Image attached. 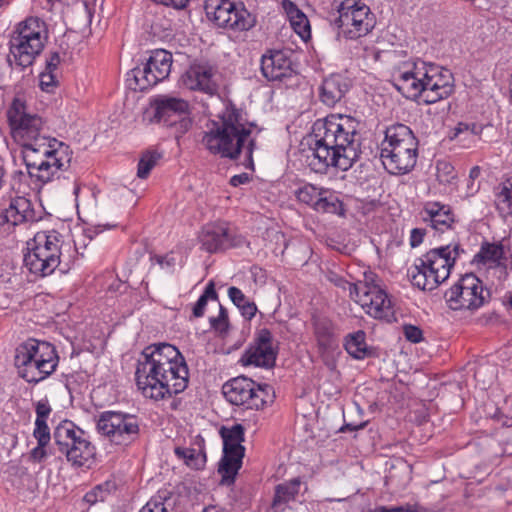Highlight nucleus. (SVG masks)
<instances>
[{
    "instance_id": "20",
    "label": "nucleus",
    "mask_w": 512,
    "mask_h": 512,
    "mask_svg": "<svg viewBox=\"0 0 512 512\" xmlns=\"http://www.w3.org/2000/svg\"><path fill=\"white\" fill-rule=\"evenodd\" d=\"M261 71L268 81H282L294 73L292 60L282 50H269L262 55Z\"/></svg>"
},
{
    "instance_id": "18",
    "label": "nucleus",
    "mask_w": 512,
    "mask_h": 512,
    "mask_svg": "<svg viewBox=\"0 0 512 512\" xmlns=\"http://www.w3.org/2000/svg\"><path fill=\"white\" fill-rule=\"evenodd\" d=\"M31 18L27 17L20 22L10 39V54L13 60L8 59L10 64L15 63L20 69L29 68L32 65V30L30 29Z\"/></svg>"
},
{
    "instance_id": "16",
    "label": "nucleus",
    "mask_w": 512,
    "mask_h": 512,
    "mask_svg": "<svg viewBox=\"0 0 512 512\" xmlns=\"http://www.w3.org/2000/svg\"><path fill=\"white\" fill-rule=\"evenodd\" d=\"M425 104H433L448 98L453 90V75L449 69L425 62Z\"/></svg>"
},
{
    "instance_id": "42",
    "label": "nucleus",
    "mask_w": 512,
    "mask_h": 512,
    "mask_svg": "<svg viewBox=\"0 0 512 512\" xmlns=\"http://www.w3.org/2000/svg\"><path fill=\"white\" fill-rule=\"evenodd\" d=\"M324 188H318L313 184H305L302 187L298 188L295 192L296 198L301 203L311 206L313 209L316 207V202L318 201L320 195H322V191Z\"/></svg>"
},
{
    "instance_id": "28",
    "label": "nucleus",
    "mask_w": 512,
    "mask_h": 512,
    "mask_svg": "<svg viewBox=\"0 0 512 512\" xmlns=\"http://www.w3.org/2000/svg\"><path fill=\"white\" fill-rule=\"evenodd\" d=\"M311 325L318 349L326 352L333 348L336 344V328L333 321L327 316L313 314Z\"/></svg>"
},
{
    "instance_id": "61",
    "label": "nucleus",
    "mask_w": 512,
    "mask_h": 512,
    "mask_svg": "<svg viewBox=\"0 0 512 512\" xmlns=\"http://www.w3.org/2000/svg\"><path fill=\"white\" fill-rule=\"evenodd\" d=\"M251 180V177L249 176L248 173H241V174H237V175H234L230 178V185L234 186V187H238L242 184H246L248 182H250Z\"/></svg>"
},
{
    "instance_id": "46",
    "label": "nucleus",
    "mask_w": 512,
    "mask_h": 512,
    "mask_svg": "<svg viewBox=\"0 0 512 512\" xmlns=\"http://www.w3.org/2000/svg\"><path fill=\"white\" fill-rule=\"evenodd\" d=\"M219 314L217 317H210L209 323L211 328L219 335L224 336L228 333L230 322L227 309L219 302Z\"/></svg>"
},
{
    "instance_id": "37",
    "label": "nucleus",
    "mask_w": 512,
    "mask_h": 512,
    "mask_svg": "<svg viewBox=\"0 0 512 512\" xmlns=\"http://www.w3.org/2000/svg\"><path fill=\"white\" fill-rule=\"evenodd\" d=\"M316 202L315 211L321 213H331L343 216L345 214L344 204L338 195L329 189H323Z\"/></svg>"
},
{
    "instance_id": "57",
    "label": "nucleus",
    "mask_w": 512,
    "mask_h": 512,
    "mask_svg": "<svg viewBox=\"0 0 512 512\" xmlns=\"http://www.w3.org/2000/svg\"><path fill=\"white\" fill-rule=\"evenodd\" d=\"M35 411H36V417L48 418L52 412V408H51L50 404L48 403V400L43 399V400H40L37 402V404L35 406Z\"/></svg>"
},
{
    "instance_id": "6",
    "label": "nucleus",
    "mask_w": 512,
    "mask_h": 512,
    "mask_svg": "<svg viewBox=\"0 0 512 512\" xmlns=\"http://www.w3.org/2000/svg\"><path fill=\"white\" fill-rule=\"evenodd\" d=\"M463 252L459 244L434 248L415 261L411 271V283L421 290L431 291L446 281L456 258Z\"/></svg>"
},
{
    "instance_id": "22",
    "label": "nucleus",
    "mask_w": 512,
    "mask_h": 512,
    "mask_svg": "<svg viewBox=\"0 0 512 512\" xmlns=\"http://www.w3.org/2000/svg\"><path fill=\"white\" fill-rule=\"evenodd\" d=\"M34 367L40 377L34 376V385L50 376L57 368L59 356L53 344L34 339Z\"/></svg>"
},
{
    "instance_id": "60",
    "label": "nucleus",
    "mask_w": 512,
    "mask_h": 512,
    "mask_svg": "<svg viewBox=\"0 0 512 512\" xmlns=\"http://www.w3.org/2000/svg\"><path fill=\"white\" fill-rule=\"evenodd\" d=\"M395 510H397V512H428L427 508L417 503H406L405 505L395 507Z\"/></svg>"
},
{
    "instance_id": "2",
    "label": "nucleus",
    "mask_w": 512,
    "mask_h": 512,
    "mask_svg": "<svg viewBox=\"0 0 512 512\" xmlns=\"http://www.w3.org/2000/svg\"><path fill=\"white\" fill-rule=\"evenodd\" d=\"M135 378L145 397L159 401L187 388L189 369L184 356L174 345L157 343L142 351Z\"/></svg>"
},
{
    "instance_id": "25",
    "label": "nucleus",
    "mask_w": 512,
    "mask_h": 512,
    "mask_svg": "<svg viewBox=\"0 0 512 512\" xmlns=\"http://www.w3.org/2000/svg\"><path fill=\"white\" fill-rule=\"evenodd\" d=\"M420 214L425 223L441 233L451 229L455 223L451 207L440 202H427Z\"/></svg>"
},
{
    "instance_id": "29",
    "label": "nucleus",
    "mask_w": 512,
    "mask_h": 512,
    "mask_svg": "<svg viewBox=\"0 0 512 512\" xmlns=\"http://www.w3.org/2000/svg\"><path fill=\"white\" fill-rule=\"evenodd\" d=\"M301 480L299 477L285 481L275 486L274 497L271 503L273 512H284L291 501H295L299 494Z\"/></svg>"
},
{
    "instance_id": "34",
    "label": "nucleus",
    "mask_w": 512,
    "mask_h": 512,
    "mask_svg": "<svg viewBox=\"0 0 512 512\" xmlns=\"http://www.w3.org/2000/svg\"><path fill=\"white\" fill-rule=\"evenodd\" d=\"M282 7L286 12L294 31L304 38L310 33V25L306 15L291 0H283Z\"/></svg>"
},
{
    "instance_id": "27",
    "label": "nucleus",
    "mask_w": 512,
    "mask_h": 512,
    "mask_svg": "<svg viewBox=\"0 0 512 512\" xmlns=\"http://www.w3.org/2000/svg\"><path fill=\"white\" fill-rule=\"evenodd\" d=\"M359 303L366 312L374 318L387 317L391 309V300L386 291L381 287H372V291L367 294L352 298Z\"/></svg>"
},
{
    "instance_id": "32",
    "label": "nucleus",
    "mask_w": 512,
    "mask_h": 512,
    "mask_svg": "<svg viewBox=\"0 0 512 512\" xmlns=\"http://www.w3.org/2000/svg\"><path fill=\"white\" fill-rule=\"evenodd\" d=\"M344 348L357 360H363L374 354L373 349L366 344V334L363 330L348 334L344 339Z\"/></svg>"
},
{
    "instance_id": "15",
    "label": "nucleus",
    "mask_w": 512,
    "mask_h": 512,
    "mask_svg": "<svg viewBox=\"0 0 512 512\" xmlns=\"http://www.w3.org/2000/svg\"><path fill=\"white\" fill-rule=\"evenodd\" d=\"M278 355V347L274 345L273 336L269 329L256 331L253 341L241 357L243 365H254L266 369L273 368Z\"/></svg>"
},
{
    "instance_id": "40",
    "label": "nucleus",
    "mask_w": 512,
    "mask_h": 512,
    "mask_svg": "<svg viewBox=\"0 0 512 512\" xmlns=\"http://www.w3.org/2000/svg\"><path fill=\"white\" fill-rule=\"evenodd\" d=\"M378 276L369 271L364 273V279L349 285V293L351 298L367 294L372 291V287H380L377 283Z\"/></svg>"
},
{
    "instance_id": "30",
    "label": "nucleus",
    "mask_w": 512,
    "mask_h": 512,
    "mask_svg": "<svg viewBox=\"0 0 512 512\" xmlns=\"http://www.w3.org/2000/svg\"><path fill=\"white\" fill-rule=\"evenodd\" d=\"M220 436L223 440V453H230L234 456L237 454H245L244 427L241 424H234L231 427L222 426L220 428Z\"/></svg>"
},
{
    "instance_id": "58",
    "label": "nucleus",
    "mask_w": 512,
    "mask_h": 512,
    "mask_svg": "<svg viewBox=\"0 0 512 512\" xmlns=\"http://www.w3.org/2000/svg\"><path fill=\"white\" fill-rule=\"evenodd\" d=\"M239 310L245 319L251 320L257 312V306L253 301L248 300L239 308Z\"/></svg>"
},
{
    "instance_id": "23",
    "label": "nucleus",
    "mask_w": 512,
    "mask_h": 512,
    "mask_svg": "<svg viewBox=\"0 0 512 512\" xmlns=\"http://www.w3.org/2000/svg\"><path fill=\"white\" fill-rule=\"evenodd\" d=\"M255 381L245 376L233 378L223 385V395L228 402L251 408Z\"/></svg>"
},
{
    "instance_id": "62",
    "label": "nucleus",
    "mask_w": 512,
    "mask_h": 512,
    "mask_svg": "<svg viewBox=\"0 0 512 512\" xmlns=\"http://www.w3.org/2000/svg\"><path fill=\"white\" fill-rule=\"evenodd\" d=\"M366 424H367L366 422H362V423H360V424H358V425H353V424L348 423V424L343 425V426L340 428V430H339V431H340V432H347V431H358V430H362V429H364V428H365Z\"/></svg>"
},
{
    "instance_id": "10",
    "label": "nucleus",
    "mask_w": 512,
    "mask_h": 512,
    "mask_svg": "<svg viewBox=\"0 0 512 512\" xmlns=\"http://www.w3.org/2000/svg\"><path fill=\"white\" fill-rule=\"evenodd\" d=\"M150 105L154 109V121L173 128L176 138L191 128L190 105L185 99L167 94L157 95Z\"/></svg>"
},
{
    "instance_id": "26",
    "label": "nucleus",
    "mask_w": 512,
    "mask_h": 512,
    "mask_svg": "<svg viewBox=\"0 0 512 512\" xmlns=\"http://www.w3.org/2000/svg\"><path fill=\"white\" fill-rule=\"evenodd\" d=\"M350 87L347 77L338 73L331 74L323 80L319 88L320 101L328 107H334L344 98Z\"/></svg>"
},
{
    "instance_id": "3",
    "label": "nucleus",
    "mask_w": 512,
    "mask_h": 512,
    "mask_svg": "<svg viewBox=\"0 0 512 512\" xmlns=\"http://www.w3.org/2000/svg\"><path fill=\"white\" fill-rule=\"evenodd\" d=\"M11 137L20 148L14 152V161L25 166L26 172H15L12 189L16 197L6 210V219L13 225L28 221L32 217L29 179L32 177V163L29 153L32 151V115L28 112L26 102L19 96L15 97L7 112Z\"/></svg>"
},
{
    "instance_id": "63",
    "label": "nucleus",
    "mask_w": 512,
    "mask_h": 512,
    "mask_svg": "<svg viewBox=\"0 0 512 512\" xmlns=\"http://www.w3.org/2000/svg\"><path fill=\"white\" fill-rule=\"evenodd\" d=\"M469 130H470V125L469 124L460 122L454 128V136H458L459 134H461L463 132H468Z\"/></svg>"
},
{
    "instance_id": "11",
    "label": "nucleus",
    "mask_w": 512,
    "mask_h": 512,
    "mask_svg": "<svg viewBox=\"0 0 512 512\" xmlns=\"http://www.w3.org/2000/svg\"><path fill=\"white\" fill-rule=\"evenodd\" d=\"M97 430L116 445L127 446L139 437L140 427L135 415L105 411L97 421Z\"/></svg>"
},
{
    "instance_id": "48",
    "label": "nucleus",
    "mask_w": 512,
    "mask_h": 512,
    "mask_svg": "<svg viewBox=\"0 0 512 512\" xmlns=\"http://www.w3.org/2000/svg\"><path fill=\"white\" fill-rule=\"evenodd\" d=\"M166 500V494L158 492L149 499L139 512H167V508L165 506Z\"/></svg>"
},
{
    "instance_id": "1",
    "label": "nucleus",
    "mask_w": 512,
    "mask_h": 512,
    "mask_svg": "<svg viewBox=\"0 0 512 512\" xmlns=\"http://www.w3.org/2000/svg\"><path fill=\"white\" fill-rule=\"evenodd\" d=\"M359 121L342 114L317 119L312 126V171L325 174L330 167L347 171L360 157Z\"/></svg>"
},
{
    "instance_id": "44",
    "label": "nucleus",
    "mask_w": 512,
    "mask_h": 512,
    "mask_svg": "<svg viewBox=\"0 0 512 512\" xmlns=\"http://www.w3.org/2000/svg\"><path fill=\"white\" fill-rule=\"evenodd\" d=\"M48 39L49 30L47 24L43 20L34 17V41H37L34 44V58L43 51Z\"/></svg>"
},
{
    "instance_id": "43",
    "label": "nucleus",
    "mask_w": 512,
    "mask_h": 512,
    "mask_svg": "<svg viewBox=\"0 0 512 512\" xmlns=\"http://www.w3.org/2000/svg\"><path fill=\"white\" fill-rule=\"evenodd\" d=\"M273 397L271 386L267 384L260 385L255 382L250 409L258 410L263 408L268 402H272Z\"/></svg>"
},
{
    "instance_id": "31",
    "label": "nucleus",
    "mask_w": 512,
    "mask_h": 512,
    "mask_svg": "<svg viewBox=\"0 0 512 512\" xmlns=\"http://www.w3.org/2000/svg\"><path fill=\"white\" fill-rule=\"evenodd\" d=\"M48 418L36 417L34 422V438L37 439V447H34V461H42L52 452L48 449L51 441L50 429L47 425Z\"/></svg>"
},
{
    "instance_id": "17",
    "label": "nucleus",
    "mask_w": 512,
    "mask_h": 512,
    "mask_svg": "<svg viewBox=\"0 0 512 512\" xmlns=\"http://www.w3.org/2000/svg\"><path fill=\"white\" fill-rule=\"evenodd\" d=\"M46 130H49L47 118L34 114V154L44 156L45 160H49V164L57 171L63 165L57 155L59 148L64 147V143L46 135Z\"/></svg>"
},
{
    "instance_id": "14",
    "label": "nucleus",
    "mask_w": 512,
    "mask_h": 512,
    "mask_svg": "<svg viewBox=\"0 0 512 512\" xmlns=\"http://www.w3.org/2000/svg\"><path fill=\"white\" fill-rule=\"evenodd\" d=\"M425 62L405 64L393 76V86L407 99L425 104Z\"/></svg>"
},
{
    "instance_id": "21",
    "label": "nucleus",
    "mask_w": 512,
    "mask_h": 512,
    "mask_svg": "<svg viewBox=\"0 0 512 512\" xmlns=\"http://www.w3.org/2000/svg\"><path fill=\"white\" fill-rule=\"evenodd\" d=\"M199 242L201 249L209 253H217L237 245L230 237L229 229L224 223L204 226L199 235Z\"/></svg>"
},
{
    "instance_id": "24",
    "label": "nucleus",
    "mask_w": 512,
    "mask_h": 512,
    "mask_svg": "<svg viewBox=\"0 0 512 512\" xmlns=\"http://www.w3.org/2000/svg\"><path fill=\"white\" fill-rule=\"evenodd\" d=\"M87 436L86 432L70 420L61 421L54 429L53 438L61 454L70 457L77 442Z\"/></svg>"
},
{
    "instance_id": "51",
    "label": "nucleus",
    "mask_w": 512,
    "mask_h": 512,
    "mask_svg": "<svg viewBox=\"0 0 512 512\" xmlns=\"http://www.w3.org/2000/svg\"><path fill=\"white\" fill-rule=\"evenodd\" d=\"M57 74H50L44 71L39 74V86L42 91L52 92L58 86Z\"/></svg>"
},
{
    "instance_id": "50",
    "label": "nucleus",
    "mask_w": 512,
    "mask_h": 512,
    "mask_svg": "<svg viewBox=\"0 0 512 512\" xmlns=\"http://www.w3.org/2000/svg\"><path fill=\"white\" fill-rule=\"evenodd\" d=\"M496 202L500 210H507V213L512 214V182L509 187L503 186L497 195Z\"/></svg>"
},
{
    "instance_id": "12",
    "label": "nucleus",
    "mask_w": 512,
    "mask_h": 512,
    "mask_svg": "<svg viewBox=\"0 0 512 512\" xmlns=\"http://www.w3.org/2000/svg\"><path fill=\"white\" fill-rule=\"evenodd\" d=\"M172 62L171 52L164 49L152 51L142 68L136 67L132 70L136 84L134 89L144 91L165 80L171 72Z\"/></svg>"
},
{
    "instance_id": "54",
    "label": "nucleus",
    "mask_w": 512,
    "mask_h": 512,
    "mask_svg": "<svg viewBox=\"0 0 512 512\" xmlns=\"http://www.w3.org/2000/svg\"><path fill=\"white\" fill-rule=\"evenodd\" d=\"M60 62L61 59L58 52L50 53L49 57L46 59L45 69L43 71L50 74H57Z\"/></svg>"
},
{
    "instance_id": "35",
    "label": "nucleus",
    "mask_w": 512,
    "mask_h": 512,
    "mask_svg": "<svg viewBox=\"0 0 512 512\" xmlns=\"http://www.w3.org/2000/svg\"><path fill=\"white\" fill-rule=\"evenodd\" d=\"M244 454H237L234 456L230 453H223L220 460L218 472L222 476V484H232L235 481V477L242 466V459Z\"/></svg>"
},
{
    "instance_id": "8",
    "label": "nucleus",
    "mask_w": 512,
    "mask_h": 512,
    "mask_svg": "<svg viewBox=\"0 0 512 512\" xmlns=\"http://www.w3.org/2000/svg\"><path fill=\"white\" fill-rule=\"evenodd\" d=\"M444 298L452 310L476 311L491 299V293L475 274L467 273L445 292Z\"/></svg>"
},
{
    "instance_id": "5",
    "label": "nucleus",
    "mask_w": 512,
    "mask_h": 512,
    "mask_svg": "<svg viewBox=\"0 0 512 512\" xmlns=\"http://www.w3.org/2000/svg\"><path fill=\"white\" fill-rule=\"evenodd\" d=\"M418 139L412 130L401 123L390 125L380 146V159L386 171L392 175H403L416 165Z\"/></svg>"
},
{
    "instance_id": "7",
    "label": "nucleus",
    "mask_w": 512,
    "mask_h": 512,
    "mask_svg": "<svg viewBox=\"0 0 512 512\" xmlns=\"http://www.w3.org/2000/svg\"><path fill=\"white\" fill-rule=\"evenodd\" d=\"M332 7L338 15L331 20L337 28V36L358 39L366 36L375 26V17L369 6L361 0H333Z\"/></svg>"
},
{
    "instance_id": "49",
    "label": "nucleus",
    "mask_w": 512,
    "mask_h": 512,
    "mask_svg": "<svg viewBox=\"0 0 512 512\" xmlns=\"http://www.w3.org/2000/svg\"><path fill=\"white\" fill-rule=\"evenodd\" d=\"M34 168H37L38 173L34 175L38 181L42 183L48 182L52 175L56 172L51 164H49V160L41 159L37 161L34 159Z\"/></svg>"
},
{
    "instance_id": "47",
    "label": "nucleus",
    "mask_w": 512,
    "mask_h": 512,
    "mask_svg": "<svg viewBox=\"0 0 512 512\" xmlns=\"http://www.w3.org/2000/svg\"><path fill=\"white\" fill-rule=\"evenodd\" d=\"M437 179L442 184H450L456 178L454 167L446 161H438L436 165Z\"/></svg>"
},
{
    "instance_id": "53",
    "label": "nucleus",
    "mask_w": 512,
    "mask_h": 512,
    "mask_svg": "<svg viewBox=\"0 0 512 512\" xmlns=\"http://www.w3.org/2000/svg\"><path fill=\"white\" fill-rule=\"evenodd\" d=\"M228 296L233 304L239 309L245 302L248 301L245 294L237 287L231 286L228 289Z\"/></svg>"
},
{
    "instance_id": "55",
    "label": "nucleus",
    "mask_w": 512,
    "mask_h": 512,
    "mask_svg": "<svg viewBox=\"0 0 512 512\" xmlns=\"http://www.w3.org/2000/svg\"><path fill=\"white\" fill-rule=\"evenodd\" d=\"M104 490L101 485L96 486L93 490L87 492L84 500L89 504H95L98 501H104Z\"/></svg>"
},
{
    "instance_id": "64",
    "label": "nucleus",
    "mask_w": 512,
    "mask_h": 512,
    "mask_svg": "<svg viewBox=\"0 0 512 512\" xmlns=\"http://www.w3.org/2000/svg\"><path fill=\"white\" fill-rule=\"evenodd\" d=\"M368 512H397V510H395V507L377 506Z\"/></svg>"
},
{
    "instance_id": "59",
    "label": "nucleus",
    "mask_w": 512,
    "mask_h": 512,
    "mask_svg": "<svg viewBox=\"0 0 512 512\" xmlns=\"http://www.w3.org/2000/svg\"><path fill=\"white\" fill-rule=\"evenodd\" d=\"M426 235V229L424 228H414L411 231L410 235V245L411 247H417L419 246L424 239V236Z\"/></svg>"
},
{
    "instance_id": "52",
    "label": "nucleus",
    "mask_w": 512,
    "mask_h": 512,
    "mask_svg": "<svg viewBox=\"0 0 512 512\" xmlns=\"http://www.w3.org/2000/svg\"><path fill=\"white\" fill-rule=\"evenodd\" d=\"M403 332L406 339L412 343H419L423 339L422 330L417 326L411 324L404 325Z\"/></svg>"
},
{
    "instance_id": "13",
    "label": "nucleus",
    "mask_w": 512,
    "mask_h": 512,
    "mask_svg": "<svg viewBox=\"0 0 512 512\" xmlns=\"http://www.w3.org/2000/svg\"><path fill=\"white\" fill-rule=\"evenodd\" d=\"M59 234L40 231L34 234V274L45 277L53 273L60 263Z\"/></svg>"
},
{
    "instance_id": "36",
    "label": "nucleus",
    "mask_w": 512,
    "mask_h": 512,
    "mask_svg": "<svg viewBox=\"0 0 512 512\" xmlns=\"http://www.w3.org/2000/svg\"><path fill=\"white\" fill-rule=\"evenodd\" d=\"M32 362V343L28 339L16 348L14 365L17 369L18 375L25 379L28 383L32 382L29 378V370Z\"/></svg>"
},
{
    "instance_id": "4",
    "label": "nucleus",
    "mask_w": 512,
    "mask_h": 512,
    "mask_svg": "<svg viewBox=\"0 0 512 512\" xmlns=\"http://www.w3.org/2000/svg\"><path fill=\"white\" fill-rule=\"evenodd\" d=\"M262 131L255 122L246 118V113L232 102L225 105L220 122H213L205 132L202 143L212 154L236 160L244 154L243 165L254 170L253 152L256 136Z\"/></svg>"
},
{
    "instance_id": "39",
    "label": "nucleus",
    "mask_w": 512,
    "mask_h": 512,
    "mask_svg": "<svg viewBox=\"0 0 512 512\" xmlns=\"http://www.w3.org/2000/svg\"><path fill=\"white\" fill-rule=\"evenodd\" d=\"M503 255L504 249L501 244L484 243L482 244L480 251L475 255L474 261L483 264H498L503 258Z\"/></svg>"
},
{
    "instance_id": "41",
    "label": "nucleus",
    "mask_w": 512,
    "mask_h": 512,
    "mask_svg": "<svg viewBox=\"0 0 512 512\" xmlns=\"http://www.w3.org/2000/svg\"><path fill=\"white\" fill-rule=\"evenodd\" d=\"M209 300L219 303L218 294L215 290V284L213 281H210L207 284L203 294L199 297L192 309V313L195 318H200L204 315L205 308Z\"/></svg>"
},
{
    "instance_id": "38",
    "label": "nucleus",
    "mask_w": 512,
    "mask_h": 512,
    "mask_svg": "<svg viewBox=\"0 0 512 512\" xmlns=\"http://www.w3.org/2000/svg\"><path fill=\"white\" fill-rule=\"evenodd\" d=\"M175 455L183 459L185 464L190 468L199 470L205 466L206 463V454L203 447L196 448H183L176 447Z\"/></svg>"
},
{
    "instance_id": "9",
    "label": "nucleus",
    "mask_w": 512,
    "mask_h": 512,
    "mask_svg": "<svg viewBox=\"0 0 512 512\" xmlns=\"http://www.w3.org/2000/svg\"><path fill=\"white\" fill-rule=\"evenodd\" d=\"M204 8L208 19L221 28L248 31L256 24V17L246 9L243 2L206 0Z\"/></svg>"
},
{
    "instance_id": "33",
    "label": "nucleus",
    "mask_w": 512,
    "mask_h": 512,
    "mask_svg": "<svg viewBox=\"0 0 512 512\" xmlns=\"http://www.w3.org/2000/svg\"><path fill=\"white\" fill-rule=\"evenodd\" d=\"M77 444L67 461L74 467L90 468L95 461L96 447L91 443L88 436L79 440Z\"/></svg>"
},
{
    "instance_id": "19",
    "label": "nucleus",
    "mask_w": 512,
    "mask_h": 512,
    "mask_svg": "<svg viewBox=\"0 0 512 512\" xmlns=\"http://www.w3.org/2000/svg\"><path fill=\"white\" fill-rule=\"evenodd\" d=\"M217 69L205 60H195L185 73L184 83L191 90H198L210 95L217 91L214 80Z\"/></svg>"
},
{
    "instance_id": "45",
    "label": "nucleus",
    "mask_w": 512,
    "mask_h": 512,
    "mask_svg": "<svg viewBox=\"0 0 512 512\" xmlns=\"http://www.w3.org/2000/svg\"><path fill=\"white\" fill-rule=\"evenodd\" d=\"M160 158L161 154L156 151L144 152L138 162L137 176L141 179L147 178Z\"/></svg>"
},
{
    "instance_id": "56",
    "label": "nucleus",
    "mask_w": 512,
    "mask_h": 512,
    "mask_svg": "<svg viewBox=\"0 0 512 512\" xmlns=\"http://www.w3.org/2000/svg\"><path fill=\"white\" fill-rule=\"evenodd\" d=\"M152 262H156L161 267H173L175 265V258L172 253L166 255H152L150 257Z\"/></svg>"
}]
</instances>
